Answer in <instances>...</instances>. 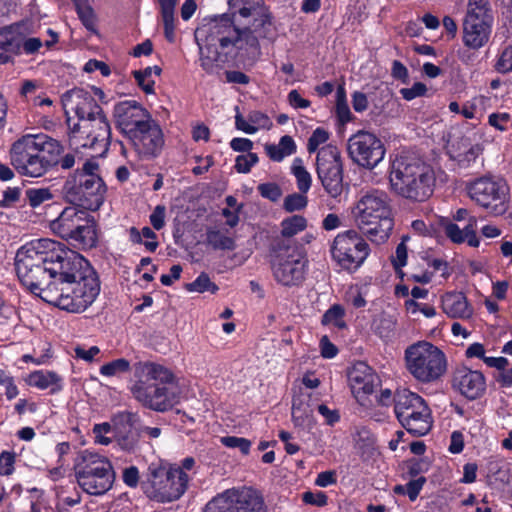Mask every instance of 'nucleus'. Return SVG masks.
I'll return each mask as SVG.
<instances>
[{
	"mask_svg": "<svg viewBox=\"0 0 512 512\" xmlns=\"http://www.w3.org/2000/svg\"><path fill=\"white\" fill-rule=\"evenodd\" d=\"M237 14L238 10L232 16L223 14L196 29L201 66L206 72H212L215 63L222 61L219 49L226 53L231 52L229 48L235 49L236 56L242 61L256 60L261 55L257 37L236 24Z\"/></svg>",
	"mask_w": 512,
	"mask_h": 512,
	"instance_id": "obj_1",
	"label": "nucleus"
},
{
	"mask_svg": "<svg viewBox=\"0 0 512 512\" xmlns=\"http://www.w3.org/2000/svg\"><path fill=\"white\" fill-rule=\"evenodd\" d=\"M61 274L43 289V300L70 313H82L100 293V283L90 263L79 253L69 254Z\"/></svg>",
	"mask_w": 512,
	"mask_h": 512,
	"instance_id": "obj_2",
	"label": "nucleus"
},
{
	"mask_svg": "<svg viewBox=\"0 0 512 512\" xmlns=\"http://www.w3.org/2000/svg\"><path fill=\"white\" fill-rule=\"evenodd\" d=\"M73 251L51 239H36L21 246L15 256L20 282L43 300V289L61 274Z\"/></svg>",
	"mask_w": 512,
	"mask_h": 512,
	"instance_id": "obj_3",
	"label": "nucleus"
},
{
	"mask_svg": "<svg viewBox=\"0 0 512 512\" xmlns=\"http://www.w3.org/2000/svg\"><path fill=\"white\" fill-rule=\"evenodd\" d=\"M62 149L59 141L45 134H28L13 143L11 164L22 175L40 177L56 164Z\"/></svg>",
	"mask_w": 512,
	"mask_h": 512,
	"instance_id": "obj_4",
	"label": "nucleus"
},
{
	"mask_svg": "<svg viewBox=\"0 0 512 512\" xmlns=\"http://www.w3.org/2000/svg\"><path fill=\"white\" fill-rule=\"evenodd\" d=\"M305 226H286L271 244V269L277 283L286 286L300 285L306 276L309 260L302 247L293 245L291 237L302 232Z\"/></svg>",
	"mask_w": 512,
	"mask_h": 512,
	"instance_id": "obj_5",
	"label": "nucleus"
},
{
	"mask_svg": "<svg viewBox=\"0 0 512 512\" xmlns=\"http://www.w3.org/2000/svg\"><path fill=\"white\" fill-rule=\"evenodd\" d=\"M137 401L155 411H166L179 401V389L172 372L156 363H144L141 378L132 388Z\"/></svg>",
	"mask_w": 512,
	"mask_h": 512,
	"instance_id": "obj_6",
	"label": "nucleus"
},
{
	"mask_svg": "<svg viewBox=\"0 0 512 512\" xmlns=\"http://www.w3.org/2000/svg\"><path fill=\"white\" fill-rule=\"evenodd\" d=\"M391 187L398 195L424 201L433 193L435 177L430 166L411 156L396 157L390 168Z\"/></svg>",
	"mask_w": 512,
	"mask_h": 512,
	"instance_id": "obj_7",
	"label": "nucleus"
},
{
	"mask_svg": "<svg viewBox=\"0 0 512 512\" xmlns=\"http://www.w3.org/2000/svg\"><path fill=\"white\" fill-rule=\"evenodd\" d=\"M404 362L408 373L421 384L439 381L448 368L444 351L426 340L407 346L404 350Z\"/></svg>",
	"mask_w": 512,
	"mask_h": 512,
	"instance_id": "obj_8",
	"label": "nucleus"
},
{
	"mask_svg": "<svg viewBox=\"0 0 512 512\" xmlns=\"http://www.w3.org/2000/svg\"><path fill=\"white\" fill-rule=\"evenodd\" d=\"M77 484L89 495L99 496L109 491L115 473L110 460L88 449L80 451L73 463Z\"/></svg>",
	"mask_w": 512,
	"mask_h": 512,
	"instance_id": "obj_9",
	"label": "nucleus"
},
{
	"mask_svg": "<svg viewBox=\"0 0 512 512\" xmlns=\"http://www.w3.org/2000/svg\"><path fill=\"white\" fill-rule=\"evenodd\" d=\"M393 401L395 415L408 433L420 437L431 430L433 424L431 411L420 395L401 389L396 391Z\"/></svg>",
	"mask_w": 512,
	"mask_h": 512,
	"instance_id": "obj_10",
	"label": "nucleus"
},
{
	"mask_svg": "<svg viewBox=\"0 0 512 512\" xmlns=\"http://www.w3.org/2000/svg\"><path fill=\"white\" fill-rule=\"evenodd\" d=\"M469 198L488 214L506 213L510 202V188L503 178L485 175L466 184Z\"/></svg>",
	"mask_w": 512,
	"mask_h": 512,
	"instance_id": "obj_11",
	"label": "nucleus"
},
{
	"mask_svg": "<svg viewBox=\"0 0 512 512\" xmlns=\"http://www.w3.org/2000/svg\"><path fill=\"white\" fill-rule=\"evenodd\" d=\"M189 480V475L181 469L153 462L148 467V496L161 503L175 501L184 494Z\"/></svg>",
	"mask_w": 512,
	"mask_h": 512,
	"instance_id": "obj_12",
	"label": "nucleus"
},
{
	"mask_svg": "<svg viewBox=\"0 0 512 512\" xmlns=\"http://www.w3.org/2000/svg\"><path fill=\"white\" fill-rule=\"evenodd\" d=\"M111 128L106 115L90 120L83 119L70 127V146L78 149L89 148L94 153L91 157L103 156L109 149Z\"/></svg>",
	"mask_w": 512,
	"mask_h": 512,
	"instance_id": "obj_13",
	"label": "nucleus"
},
{
	"mask_svg": "<svg viewBox=\"0 0 512 512\" xmlns=\"http://www.w3.org/2000/svg\"><path fill=\"white\" fill-rule=\"evenodd\" d=\"M202 512H266L261 493L247 486L226 489L216 494Z\"/></svg>",
	"mask_w": 512,
	"mask_h": 512,
	"instance_id": "obj_14",
	"label": "nucleus"
},
{
	"mask_svg": "<svg viewBox=\"0 0 512 512\" xmlns=\"http://www.w3.org/2000/svg\"><path fill=\"white\" fill-rule=\"evenodd\" d=\"M105 192L106 186L102 178L89 173L70 175L62 187V194L68 202L88 209L98 208Z\"/></svg>",
	"mask_w": 512,
	"mask_h": 512,
	"instance_id": "obj_15",
	"label": "nucleus"
},
{
	"mask_svg": "<svg viewBox=\"0 0 512 512\" xmlns=\"http://www.w3.org/2000/svg\"><path fill=\"white\" fill-rule=\"evenodd\" d=\"M231 9L238 8V15L247 19L242 29H249V32L262 39L274 40L276 28L273 17L263 0H230Z\"/></svg>",
	"mask_w": 512,
	"mask_h": 512,
	"instance_id": "obj_16",
	"label": "nucleus"
},
{
	"mask_svg": "<svg viewBox=\"0 0 512 512\" xmlns=\"http://www.w3.org/2000/svg\"><path fill=\"white\" fill-rule=\"evenodd\" d=\"M316 172L326 193L338 198L343 192V164L341 154L334 145L322 147L316 157Z\"/></svg>",
	"mask_w": 512,
	"mask_h": 512,
	"instance_id": "obj_17",
	"label": "nucleus"
},
{
	"mask_svg": "<svg viewBox=\"0 0 512 512\" xmlns=\"http://www.w3.org/2000/svg\"><path fill=\"white\" fill-rule=\"evenodd\" d=\"M369 246L355 231L338 234L331 247L334 261L348 271L357 270L369 255Z\"/></svg>",
	"mask_w": 512,
	"mask_h": 512,
	"instance_id": "obj_18",
	"label": "nucleus"
},
{
	"mask_svg": "<svg viewBox=\"0 0 512 512\" xmlns=\"http://www.w3.org/2000/svg\"><path fill=\"white\" fill-rule=\"evenodd\" d=\"M348 154L357 165L373 169L383 160L385 147L375 134L358 131L348 140Z\"/></svg>",
	"mask_w": 512,
	"mask_h": 512,
	"instance_id": "obj_19",
	"label": "nucleus"
},
{
	"mask_svg": "<svg viewBox=\"0 0 512 512\" xmlns=\"http://www.w3.org/2000/svg\"><path fill=\"white\" fill-rule=\"evenodd\" d=\"M352 214L361 224H379L382 221L396 220L387 194L379 190L363 195L353 208Z\"/></svg>",
	"mask_w": 512,
	"mask_h": 512,
	"instance_id": "obj_20",
	"label": "nucleus"
},
{
	"mask_svg": "<svg viewBox=\"0 0 512 512\" xmlns=\"http://www.w3.org/2000/svg\"><path fill=\"white\" fill-rule=\"evenodd\" d=\"M113 438L117 447L125 452H134L141 438V420L137 413L121 411L112 417Z\"/></svg>",
	"mask_w": 512,
	"mask_h": 512,
	"instance_id": "obj_21",
	"label": "nucleus"
},
{
	"mask_svg": "<svg viewBox=\"0 0 512 512\" xmlns=\"http://www.w3.org/2000/svg\"><path fill=\"white\" fill-rule=\"evenodd\" d=\"M128 138L140 159L157 157L164 145V135L160 125L152 118L131 133Z\"/></svg>",
	"mask_w": 512,
	"mask_h": 512,
	"instance_id": "obj_22",
	"label": "nucleus"
},
{
	"mask_svg": "<svg viewBox=\"0 0 512 512\" xmlns=\"http://www.w3.org/2000/svg\"><path fill=\"white\" fill-rule=\"evenodd\" d=\"M113 116L116 126L127 136L152 119L148 110L134 100L115 104Z\"/></svg>",
	"mask_w": 512,
	"mask_h": 512,
	"instance_id": "obj_23",
	"label": "nucleus"
},
{
	"mask_svg": "<svg viewBox=\"0 0 512 512\" xmlns=\"http://www.w3.org/2000/svg\"><path fill=\"white\" fill-rule=\"evenodd\" d=\"M348 381L356 400L364 405L367 396L374 392L378 377L364 362L355 363L348 373Z\"/></svg>",
	"mask_w": 512,
	"mask_h": 512,
	"instance_id": "obj_24",
	"label": "nucleus"
},
{
	"mask_svg": "<svg viewBox=\"0 0 512 512\" xmlns=\"http://www.w3.org/2000/svg\"><path fill=\"white\" fill-rule=\"evenodd\" d=\"M453 388L469 400L482 397L486 392V378L478 370L459 368L453 376Z\"/></svg>",
	"mask_w": 512,
	"mask_h": 512,
	"instance_id": "obj_25",
	"label": "nucleus"
},
{
	"mask_svg": "<svg viewBox=\"0 0 512 512\" xmlns=\"http://www.w3.org/2000/svg\"><path fill=\"white\" fill-rule=\"evenodd\" d=\"M53 231L78 249L95 247L99 237L96 226H53Z\"/></svg>",
	"mask_w": 512,
	"mask_h": 512,
	"instance_id": "obj_26",
	"label": "nucleus"
},
{
	"mask_svg": "<svg viewBox=\"0 0 512 512\" xmlns=\"http://www.w3.org/2000/svg\"><path fill=\"white\" fill-rule=\"evenodd\" d=\"M67 97L78 117V122L105 115L103 109L88 91L75 88L68 92Z\"/></svg>",
	"mask_w": 512,
	"mask_h": 512,
	"instance_id": "obj_27",
	"label": "nucleus"
},
{
	"mask_svg": "<svg viewBox=\"0 0 512 512\" xmlns=\"http://www.w3.org/2000/svg\"><path fill=\"white\" fill-rule=\"evenodd\" d=\"M443 312L452 319L469 320L474 315V308L466 295L459 291L446 292L441 296Z\"/></svg>",
	"mask_w": 512,
	"mask_h": 512,
	"instance_id": "obj_28",
	"label": "nucleus"
},
{
	"mask_svg": "<svg viewBox=\"0 0 512 512\" xmlns=\"http://www.w3.org/2000/svg\"><path fill=\"white\" fill-rule=\"evenodd\" d=\"M492 24L464 19L462 37L464 45L473 50L485 46L490 39Z\"/></svg>",
	"mask_w": 512,
	"mask_h": 512,
	"instance_id": "obj_29",
	"label": "nucleus"
},
{
	"mask_svg": "<svg viewBox=\"0 0 512 512\" xmlns=\"http://www.w3.org/2000/svg\"><path fill=\"white\" fill-rule=\"evenodd\" d=\"M19 56L18 25L0 28V65L14 62Z\"/></svg>",
	"mask_w": 512,
	"mask_h": 512,
	"instance_id": "obj_30",
	"label": "nucleus"
},
{
	"mask_svg": "<svg viewBox=\"0 0 512 512\" xmlns=\"http://www.w3.org/2000/svg\"><path fill=\"white\" fill-rule=\"evenodd\" d=\"M26 382L39 390H49L50 394H56L63 389V378L50 370L33 371L28 375Z\"/></svg>",
	"mask_w": 512,
	"mask_h": 512,
	"instance_id": "obj_31",
	"label": "nucleus"
},
{
	"mask_svg": "<svg viewBox=\"0 0 512 512\" xmlns=\"http://www.w3.org/2000/svg\"><path fill=\"white\" fill-rule=\"evenodd\" d=\"M292 421L303 430H311L315 424L313 410L306 397H296L292 402Z\"/></svg>",
	"mask_w": 512,
	"mask_h": 512,
	"instance_id": "obj_32",
	"label": "nucleus"
},
{
	"mask_svg": "<svg viewBox=\"0 0 512 512\" xmlns=\"http://www.w3.org/2000/svg\"><path fill=\"white\" fill-rule=\"evenodd\" d=\"M159 6L160 13L162 16V21L164 25V35L165 38L173 43L175 41V8L178 5L179 1L173 0H155Z\"/></svg>",
	"mask_w": 512,
	"mask_h": 512,
	"instance_id": "obj_33",
	"label": "nucleus"
},
{
	"mask_svg": "<svg viewBox=\"0 0 512 512\" xmlns=\"http://www.w3.org/2000/svg\"><path fill=\"white\" fill-rule=\"evenodd\" d=\"M296 149V143L289 135L282 136L278 144L265 145V152L267 156L274 162H281L285 157L294 154Z\"/></svg>",
	"mask_w": 512,
	"mask_h": 512,
	"instance_id": "obj_34",
	"label": "nucleus"
},
{
	"mask_svg": "<svg viewBox=\"0 0 512 512\" xmlns=\"http://www.w3.org/2000/svg\"><path fill=\"white\" fill-rule=\"evenodd\" d=\"M465 20L493 23L488 0H469Z\"/></svg>",
	"mask_w": 512,
	"mask_h": 512,
	"instance_id": "obj_35",
	"label": "nucleus"
},
{
	"mask_svg": "<svg viewBox=\"0 0 512 512\" xmlns=\"http://www.w3.org/2000/svg\"><path fill=\"white\" fill-rule=\"evenodd\" d=\"M444 228L445 234L454 243H467L471 247L479 245V239L472 226H464L462 229L460 226H444Z\"/></svg>",
	"mask_w": 512,
	"mask_h": 512,
	"instance_id": "obj_36",
	"label": "nucleus"
},
{
	"mask_svg": "<svg viewBox=\"0 0 512 512\" xmlns=\"http://www.w3.org/2000/svg\"><path fill=\"white\" fill-rule=\"evenodd\" d=\"M208 243L215 249H233L234 239L228 229L213 226L207 233Z\"/></svg>",
	"mask_w": 512,
	"mask_h": 512,
	"instance_id": "obj_37",
	"label": "nucleus"
},
{
	"mask_svg": "<svg viewBox=\"0 0 512 512\" xmlns=\"http://www.w3.org/2000/svg\"><path fill=\"white\" fill-rule=\"evenodd\" d=\"M129 232L131 241L133 243L144 245L149 252H154L158 247L156 235L150 227L144 226L141 231H139L133 226Z\"/></svg>",
	"mask_w": 512,
	"mask_h": 512,
	"instance_id": "obj_38",
	"label": "nucleus"
},
{
	"mask_svg": "<svg viewBox=\"0 0 512 512\" xmlns=\"http://www.w3.org/2000/svg\"><path fill=\"white\" fill-rule=\"evenodd\" d=\"M291 173L296 178L297 188L301 193H307L311 187L312 178L310 173L303 165V160L295 158L291 165Z\"/></svg>",
	"mask_w": 512,
	"mask_h": 512,
	"instance_id": "obj_39",
	"label": "nucleus"
},
{
	"mask_svg": "<svg viewBox=\"0 0 512 512\" xmlns=\"http://www.w3.org/2000/svg\"><path fill=\"white\" fill-rule=\"evenodd\" d=\"M161 68L159 66L146 67L144 70H135L132 72L138 86L146 93H154L155 81L151 78L152 72L156 75L161 74Z\"/></svg>",
	"mask_w": 512,
	"mask_h": 512,
	"instance_id": "obj_40",
	"label": "nucleus"
},
{
	"mask_svg": "<svg viewBox=\"0 0 512 512\" xmlns=\"http://www.w3.org/2000/svg\"><path fill=\"white\" fill-rule=\"evenodd\" d=\"M185 289L188 292L204 293L210 292L215 294L218 291V286L211 281L208 274L202 272L193 282L187 283Z\"/></svg>",
	"mask_w": 512,
	"mask_h": 512,
	"instance_id": "obj_41",
	"label": "nucleus"
},
{
	"mask_svg": "<svg viewBox=\"0 0 512 512\" xmlns=\"http://www.w3.org/2000/svg\"><path fill=\"white\" fill-rule=\"evenodd\" d=\"M88 214L83 210H79L75 206L66 207L61 211L59 216L50 221V224H65L67 222L78 223L81 221H87Z\"/></svg>",
	"mask_w": 512,
	"mask_h": 512,
	"instance_id": "obj_42",
	"label": "nucleus"
},
{
	"mask_svg": "<svg viewBox=\"0 0 512 512\" xmlns=\"http://www.w3.org/2000/svg\"><path fill=\"white\" fill-rule=\"evenodd\" d=\"M131 369L130 362L124 358H118L108 362L100 367V374L105 377L120 376L129 372Z\"/></svg>",
	"mask_w": 512,
	"mask_h": 512,
	"instance_id": "obj_43",
	"label": "nucleus"
},
{
	"mask_svg": "<svg viewBox=\"0 0 512 512\" xmlns=\"http://www.w3.org/2000/svg\"><path fill=\"white\" fill-rule=\"evenodd\" d=\"M18 39H19V55L24 52L27 55H33L39 52L40 48L43 46V42L38 37H26L23 32H21L20 27L18 26Z\"/></svg>",
	"mask_w": 512,
	"mask_h": 512,
	"instance_id": "obj_44",
	"label": "nucleus"
},
{
	"mask_svg": "<svg viewBox=\"0 0 512 512\" xmlns=\"http://www.w3.org/2000/svg\"><path fill=\"white\" fill-rule=\"evenodd\" d=\"M345 311L340 305H333L329 308L322 318V323L325 325H332L339 329H343L346 327V323L344 321Z\"/></svg>",
	"mask_w": 512,
	"mask_h": 512,
	"instance_id": "obj_45",
	"label": "nucleus"
},
{
	"mask_svg": "<svg viewBox=\"0 0 512 512\" xmlns=\"http://www.w3.org/2000/svg\"><path fill=\"white\" fill-rule=\"evenodd\" d=\"M25 195L31 207H37L53 197L49 188H30L26 190Z\"/></svg>",
	"mask_w": 512,
	"mask_h": 512,
	"instance_id": "obj_46",
	"label": "nucleus"
},
{
	"mask_svg": "<svg viewBox=\"0 0 512 512\" xmlns=\"http://www.w3.org/2000/svg\"><path fill=\"white\" fill-rule=\"evenodd\" d=\"M220 442L227 448L239 449L243 455H247L250 452L252 442L243 437L236 436H224L220 438Z\"/></svg>",
	"mask_w": 512,
	"mask_h": 512,
	"instance_id": "obj_47",
	"label": "nucleus"
},
{
	"mask_svg": "<svg viewBox=\"0 0 512 512\" xmlns=\"http://www.w3.org/2000/svg\"><path fill=\"white\" fill-rule=\"evenodd\" d=\"M405 309L408 313L414 315L417 312H421L427 318H433L436 316V309L428 304L419 303L414 299H408L405 301Z\"/></svg>",
	"mask_w": 512,
	"mask_h": 512,
	"instance_id": "obj_48",
	"label": "nucleus"
},
{
	"mask_svg": "<svg viewBox=\"0 0 512 512\" xmlns=\"http://www.w3.org/2000/svg\"><path fill=\"white\" fill-rule=\"evenodd\" d=\"M16 453L4 450L0 453V476H10L15 471Z\"/></svg>",
	"mask_w": 512,
	"mask_h": 512,
	"instance_id": "obj_49",
	"label": "nucleus"
},
{
	"mask_svg": "<svg viewBox=\"0 0 512 512\" xmlns=\"http://www.w3.org/2000/svg\"><path fill=\"white\" fill-rule=\"evenodd\" d=\"M308 199L306 193H293L288 195L284 200V208L288 212H294L306 207Z\"/></svg>",
	"mask_w": 512,
	"mask_h": 512,
	"instance_id": "obj_50",
	"label": "nucleus"
},
{
	"mask_svg": "<svg viewBox=\"0 0 512 512\" xmlns=\"http://www.w3.org/2000/svg\"><path fill=\"white\" fill-rule=\"evenodd\" d=\"M258 160L256 153L238 155L234 167L238 173H248Z\"/></svg>",
	"mask_w": 512,
	"mask_h": 512,
	"instance_id": "obj_51",
	"label": "nucleus"
},
{
	"mask_svg": "<svg viewBox=\"0 0 512 512\" xmlns=\"http://www.w3.org/2000/svg\"><path fill=\"white\" fill-rule=\"evenodd\" d=\"M112 433L113 434V423H100L95 424L93 427V434L95 436V442L100 445H109L112 443L111 438L107 437L106 435Z\"/></svg>",
	"mask_w": 512,
	"mask_h": 512,
	"instance_id": "obj_52",
	"label": "nucleus"
},
{
	"mask_svg": "<svg viewBox=\"0 0 512 512\" xmlns=\"http://www.w3.org/2000/svg\"><path fill=\"white\" fill-rule=\"evenodd\" d=\"M406 237L403 238L402 242L398 244L395 252V256L392 259L393 266L396 272L403 278L402 268L407 264V247L404 243Z\"/></svg>",
	"mask_w": 512,
	"mask_h": 512,
	"instance_id": "obj_53",
	"label": "nucleus"
},
{
	"mask_svg": "<svg viewBox=\"0 0 512 512\" xmlns=\"http://www.w3.org/2000/svg\"><path fill=\"white\" fill-rule=\"evenodd\" d=\"M257 190L263 198L272 202L278 201L282 196V190L276 183H262L258 185Z\"/></svg>",
	"mask_w": 512,
	"mask_h": 512,
	"instance_id": "obj_54",
	"label": "nucleus"
},
{
	"mask_svg": "<svg viewBox=\"0 0 512 512\" xmlns=\"http://www.w3.org/2000/svg\"><path fill=\"white\" fill-rule=\"evenodd\" d=\"M329 138V133L323 128H317L313 131L307 142V151L311 154L317 151L318 147L325 143Z\"/></svg>",
	"mask_w": 512,
	"mask_h": 512,
	"instance_id": "obj_55",
	"label": "nucleus"
},
{
	"mask_svg": "<svg viewBox=\"0 0 512 512\" xmlns=\"http://www.w3.org/2000/svg\"><path fill=\"white\" fill-rule=\"evenodd\" d=\"M75 357L86 362L96 361L97 356L101 353L98 346H85L78 345L74 348Z\"/></svg>",
	"mask_w": 512,
	"mask_h": 512,
	"instance_id": "obj_56",
	"label": "nucleus"
},
{
	"mask_svg": "<svg viewBox=\"0 0 512 512\" xmlns=\"http://www.w3.org/2000/svg\"><path fill=\"white\" fill-rule=\"evenodd\" d=\"M79 19L85 28L91 33H97V17L94 13L93 8H88L86 10H81L77 12Z\"/></svg>",
	"mask_w": 512,
	"mask_h": 512,
	"instance_id": "obj_57",
	"label": "nucleus"
},
{
	"mask_svg": "<svg viewBox=\"0 0 512 512\" xmlns=\"http://www.w3.org/2000/svg\"><path fill=\"white\" fill-rule=\"evenodd\" d=\"M496 69L500 73H508L512 71V46H507L501 52L496 63Z\"/></svg>",
	"mask_w": 512,
	"mask_h": 512,
	"instance_id": "obj_58",
	"label": "nucleus"
},
{
	"mask_svg": "<svg viewBox=\"0 0 512 512\" xmlns=\"http://www.w3.org/2000/svg\"><path fill=\"white\" fill-rule=\"evenodd\" d=\"M248 121L258 129H269L272 125L270 118L261 111H251L248 114Z\"/></svg>",
	"mask_w": 512,
	"mask_h": 512,
	"instance_id": "obj_59",
	"label": "nucleus"
},
{
	"mask_svg": "<svg viewBox=\"0 0 512 512\" xmlns=\"http://www.w3.org/2000/svg\"><path fill=\"white\" fill-rule=\"evenodd\" d=\"M426 91H427V87L424 83L416 82L410 88H402L400 90V94L402 95V97L405 100L411 101V100L415 99L416 97L425 95Z\"/></svg>",
	"mask_w": 512,
	"mask_h": 512,
	"instance_id": "obj_60",
	"label": "nucleus"
},
{
	"mask_svg": "<svg viewBox=\"0 0 512 512\" xmlns=\"http://www.w3.org/2000/svg\"><path fill=\"white\" fill-rule=\"evenodd\" d=\"M462 222V221H473L475 219L470 216L469 210L465 208H459L452 216H440L439 224H453L452 222Z\"/></svg>",
	"mask_w": 512,
	"mask_h": 512,
	"instance_id": "obj_61",
	"label": "nucleus"
},
{
	"mask_svg": "<svg viewBox=\"0 0 512 512\" xmlns=\"http://www.w3.org/2000/svg\"><path fill=\"white\" fill-rule=\"evenodd\" d=\"M302 500L306 504L322 507L327 504L328 498H327V495L322 491H317V492L307 491V492L303 493Z\"/></svg>",
	"mask_w": 512,
	"mask_h": 512,
	"instance_id": "obj_62",
	"label": "nucleus"
},
{
	"mask_svg": "<svg viewBox=\"0 0 512 512\" xmlns=\"http://www.w3.org/2000/svg\"><path fill=\"white\" fill-rule=\"evenodd\" d=\"M425 482H426V479L424 477H419L415 480L409 481L406 484V486H405L406 494L408 495V497L411 501H415L417 499Z\"/></svg>",
	"mask_w": 512,
	"mask_h": 512,
	"instance_id": "obj_63",
	"label": "nucleus"
},
{
	"mask_svg": "<svg viewBox=\"0 0 512 512\" xmlns=\"http://www.w3.org/2000/svg\"><path fill=\"white\" fill-rule=\"evenodd\" d=\"M84 71L87 73L100 71V73L107 77L111 74L110 67L103 61L90 59L84 66Z\"/></svg>",
	"mask_w": 512,
	"mask_h": 512,
	"instance_id": "obj_64",
	"label": "nucleus"
}]
</instances>
